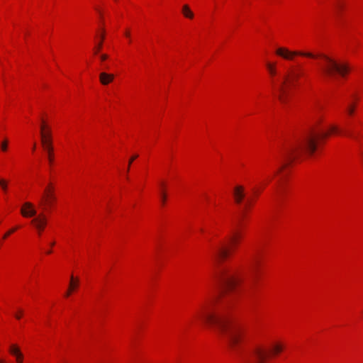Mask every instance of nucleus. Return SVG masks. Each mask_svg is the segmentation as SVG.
Instances as JSON below:
<instances>
[{
	"label": "nucleus",
	"instance_id": "f257e3e1",
	"mask_svg": "<svg viewBox=\"0 0 363 363\" xmlns=\"http://www.w3.org/2000/svg\"><path fill=\"white\" fill-rule=\"evenodd\" d=\"M216 298L215 296L208 297L198 312V317L213 327L229 348L238 354L240 343L245 337V330L233 323L222 308L215 307Z\"/></svg>",
	"mask_w": 363,
	"mask_h": 363
},
{
	"label": "nucleus",
	"instance_id": "f03ea898",
	"mask_svg": "<svg viewBox=\"0 0 363 363\" xmlns=\"http://www.w3.org/2000/svg\"><path fill=\"white\" fill-rule=\"evenodd\" d=\"M328 135V133H319L314 130H311L301 142L287 146L284 150L281 156L286 162H291L305 151L313 154L316 150L318 140L325 138Z\"/></svg>",
	"mask_w": 363,
	"mask_h": 363
},
{
	"label": "nucleus",
	"instance_id": "7ed1b4c3",
	"mask_svg": "<svg viewBox=\"0 0 363 363\" xmlns=\"http://www.w3.org/2000/svg\"><path fill=\"white\" fill-rule=\"evenodd\" d=\"M302 75V70L296 67L289 71L282 78L280 83L277 84L278 99L283 104L286 103L288 97V89L296 87L298 84V79Z\"/></svg>",
	"mask_w": 363,
	"mask_h": 363
},
{
	"label": "nucleus",
	"instance_id": "20e7f679",
	"mask_svg": "<svg viewBox=\"0 0 363 363\" xmlns=\"http://www.w3.org/2000/svg\"><path fill=\"white\" fill-rule=\"evenodd\" d=\"M321 57L323 60L322 70L327 77H334L336 74L344 77L350 70L347 63H340L326 55H321Z\"/></svg>",
	"mask_w": 363,
	"mask_h": 363
},
{
	"label": "nucleus",
	"instance_id": "39448f33",
	"mask_svg": "<svg viewBox=\"0 0 363 363\" xmlns=\"http://www.w3.org/2000/svg\"><path fill=\"white\" fill-rule=\"evenodd\" d=\"M216 279L221 288L220 294L223 295L233 290L240 281V278L235 272L225 269L217 272Z\"/></svg>",
	"mask_w": 363,
	"mask_h": 363
},
{
	"label": "nucleus",
	"instance_id": "423d86ee",
	"mask_svg": "<svg viewBox=\"0 0 363 363\" xmlns=\"http://www.w3.org/2000/svg\"><path fill=\"white\" fill-rule=\"evenodd\" d=\"M270 353L262 346L257 345L246 354L240 355V363H264Z\"/></svg>",
	"mask_w": 363,
	"mask_h": 363
},
{
	"label": "nucleus",
	"instance_id": "0eeeda50",
	"mask_svg": "<svg viewBox=\"0 0 363 363\" xmlns=\"http://www.w3.org/2000/svg\"><path fill=\"white\" fill-rule=\"evenodd\" d=\"M56 199L55 186L50 182L45 187L38 201V206L42 209V212L50 211Z\"/></svg>",
	"mask_w": 363,
	"mask_h": 363
},
{
	"label": "nucleus",
	"instance_id": "6e6552de",
	"mask_svg": "<svg viewBox=\"0 0 363 363\" xmlns=\"http://www.w3.org/2000/svg\"><path fill=\"white\" fill-rule=\"evenodd\" d=\"M276 54L284 59L291 60L296 55H300L303 57H307L311 58H315L316 56L309 52L302 51H290L286 48H279L276 50Z\"/></svg>",
	"mask_w": 363,
	"mask_h": 363
},
{
	"label": "nucleus",
	"instance_id": "1a4fd4ad",
	"mask_svg": "<svg viewBox=\"0 0 363 363\" xmlns=\"http://www.w3.org/2000/svg\"><path fill=\"white\" fill-rule=\"evenodd\" d=\"M41 142L44 150L47 152L48 162L51 164L54 159L52 135L43 134Z\"/></svg>",
	"mask_w": 363,
	"mask_h": 363
},
{
	"label": "nucleus",
	"instance_id": "9d476101",
	"mask_svg": "<svg viewBox=\"0 0 363 363\" xmlns=\"http://www.w3.org/2000/svg\"><path fill=\"white\" fill-rule=\"evenodd\" d=\"M21 215L25 218L33 217L37 216V211L34 205L30 202H26L21 208Z\"/></svg>",
	"mask_w": 363,
	"mask_h": 363
},
{
	"label": "nucleus",
	"instance_id": "9b49d317",
	"mask_svg": "<svg viewBox=\"0 0 363 363\" xmlns=\"http://www.w3.org/2000/svg\"><path fill=\"white\" fill-rule=\"evenodd\" d=\"M47 217L43 212H41L36 216L31 222L33 223L36 229L40 233L43 231L47 225Z\"/></svg>",
	"mask_w": 363,
	"mask_h": 363
},
{
	"label": "nucleus",
	"instance_id": "f8f14e48",
	"mask_svg": "<svg viewBox=\"0 0 363 363\" xmlns=\"http://www.w3.org/2000/svg\"><path fill=\"white\" fill-rule=\"evenodd\" d=\"M240 233L238 232L233 233L228 239L226 245L224 246L223 250H228V248L235 247L239 245L240 240Z\"/></svg>",
	"mask_w": 363,
	"mask_h": 363
},
{
	"label": "nucleus",
	"instance_id": "ddd939ff",
	"mask_svg": "<svg viewBox=\"0 0 363 363\" xmlns=\"http://www.w3.org/2000/svg\"><path fill=\"white\" fill-rule=\"evenodd\" d=\"M79 279L78 277H74L73 274H71L69 288L65 294V296H69L71 294L79 287Z\"/></svg>",
	"mask_w": 363,
	"mask_h": 363
},
{
	"label": "nucleus",
	"instance_id": "4468645a",
	"mask_svg": "<svg viewBox=\"0 0 363 363\" xmlns=\"http://www.w3.org/2000/svg\"><path fill=\"white\" fill-rule=\"evenodd\" d=\"M234 196L236 203H240L245 197L244 188L242 186H238L234 189Z\"/></svg>",
	"mask_w": 363,
	"mask_h": 363
},
{
	"label": "nucleus",
	"instance_id": "2eb2a0df",
	"mask_svg": "<svg viewBox=\"0 0 363 363\" xmlns=\"http://www.w3.org/2000/svg\"><path fill=\"white\" fill-rule=\"evenodd\" d=\"M114 79V75L112 74H108L106 72H101L99 74L100 82L103 85H107L111 83Z\"/></svg>",
	"mask_w": 363,
	"mask_h": 363
},
{
	"label": "nucleus",
	"instance_id": "dca6fc26",
	"mask_svg": "<svg viewBox=\"0 0 363 363\" xmlns=\"http://www.w3.org/2000/svg\"><path fill=\"white\" fill-rule=\"evenodd\" d=\"M228 251H216V253L213 255V259L216 263H220L225 259H227L229 257L228 253Z\"/></svg>",
	"mask_w": 363,
	"mask_h": 363
},
{
	"label": "nucleus",
	"instance_id": "f3484780",
	"mask_svg": "<svg viewBox=\"0 0 363 363\" xmlns=\"http://www.w3.org/2000/svg\"><path fill=\"white\" fill-rule=\"evenodd\" d=\"M182 12L186 18L192 19L194 16V13L192 12V11L190 9L189 5H187V4H184L182 6Z\"/></svg>",
	"mask_w": 363,
	"mask_h": 363
},
{
	"label": "nucleus",
	"instance_id": "a211bd4d",
	"mask_svg": "<svg viewBox=\"0 0 363 363\" xmlns=\"http://www.w3.org/2000/svg\"><path fill=\"white\" fill-rule=\"evenodd\" d=\"M283 350V346L281 344L276 343L271 347V354H277Z\"/></svg>",
	"mask_w": 363,
	"mask_h": 363
},
{
	"label": "nucleus",
	"instance_id": "6ab92c4d",
	"mask_svg": "<svg viewBox=\"0 0 363 363\" xmlns=\"http://www.w3.org/2000/svg\"><path fill=\"white\" fill-rule=\"evenodd\" d=\"M0 187L4 194H7L9 188V181L5 179H0Z\"/></svg>",
	"mask_w": 363,
	"mask_h": 363
},
{
	"label": "nucleus",
	"instance_id": "aec40b11",
	"mask_svg": "<svg viewBox=\"0 0 363 363\" xmlns=\"http://www.w3.org/2000/svg\"><path fill=\"white\" fill-rule=\"evenodd\" d=\"M43 134H45V135H52L51 134V130H50V128L45 124L44 121H42V124L40 125V135H41V138H43Z\"/></svg>",
	"mask_w": 363,
	"mask_h": 363
},
{
	"label": "nucleus",
	"instance_id": "412c9836",
	"mask_svg": "<svg viewBox=\"0 0 363 363\" xmlns=\"http://www.w3.org/2000/svg\"><path fill=\"white\" fill-rule=\"evenodd\" d=\"M266 65H267V68L270 75L272 77L275 76L277 74V69H276L275 65L272 64L270 62H267Z\"/></svg>",
	"mask_w": 363,
	"mask_h": 363
},
{
	"label": "nucleus",
	"instance_id": "4be33fe9",
	"mask_svg": "<svg viewBox=\"0 0 363 363\" xmlns=\"http://www.w3.org/2000/svg\"><path fill=\"white\" fill-rule=\"evenodd\" d=\"M9 352L11 354L14 355L15 357L18 355V354L22 353L20 351V349L16 345H11L9 348Z\"/></svg>",
	"mask_w": 363,
	"mask_h": 363
},
{
	"label": "nucleus",
	"instance_id": "5701e85b",
	"mask_svg": "<svg viewBox=\"0 0 363 363\" xmlns=\"http://www.w3.org/2000/svg\"><path fill=\"white\" fill-rule=\"evenodd\" d=\"M9 141L7 139L4 140L0 145L1 151L6 152L8 150Z\"/></svg>",
	"mask_w": 363,
	"mask_h": 363
},
{
	"label": "nucleus",
	"instance_id": "b1692460",
	"mask_svg": "<svg viewBox=\"0 0 363 363\" xmlns=\"http://www.w3.org/2000/svg\"><path fill=\"white\" fill-rule=\"evenodd\" d=\"M101 41H100V42H98V45H97V46H96V49H95V50H94V53H95V54H97V53H98V52L101 50V47H102V41H103V40H104V34H102V35H101Z\"/></svg>",
	"mask_w": 363,
	"mask_h": 363
},
{
	"label": "nucleus",
	"instance_id": "393cba45",
	"mask_svg": "<svg viewBox=\"0 0 363 363\" xmlns=\"http://www.w3.org/2000/svg\"><path fill=\"white\" fill-rule=\"evenodd\" d=\"M17 363H22L23 360V355L22 353L18 354V355L16 356Z\"/></svg>",
	"mask_w": 363,
	"mask_h": 363
},
{
	"label": "nucleus",
	"instance_id": "a878e982",
	"mask_svg": "<svg viewBox=\"0 0 363 363\" xmlns=\"http://www.w3.org/2000/svg\"><path fill=\"white\" fill-rule=\"evenodd\" d=\"M348 113L350 115H352L354 113V105H350L348 107H347V109Z\"/></svg>",
	"mask_w": 363,
	"mask_h": 363
},
{
	"label": "nucleus",
	"instance_id": "bb28decb",
	"mask_svg": "<svg viewBox=\"0 0 363 363\" xmlns=\"http://www.w3.org/2000/svg\"><path fill=\"white\" fill-rule=\"evenodd\" d=\"M137 157H138V155H135L133 156V157L130 159V160H129V162H128V166L127 172H128V171H129V169H130V166L131 163H133V162L134 161V160H135Z\"/></svg>",
	"mask_w": 363,
	"mask_h": 363
},
{
	"label": "nucleus",
	"instance_id": "cd10ccee",
	"mask_svg": "<svg viewBox=\"0 0 363 363\" xmlns=\"http://www.w3.org/2000/svg\"><path fill=\"white\" fill-rule=\"evenodd\" d=\"M165 201H166V194L163 191H161V201L164 204L165 203Z\"/></svg>",
	"mask_w": 363,
	"mask_h": 363
},
{
	"label": "nucleus",
	"instance_id": "c85d7f7f",
	"mask_svg": "<svg viewBox=\"0 0 363 363\" xmlns=\"http://www.w3.org/2000/svg\"><path fill=\"white\" fill-rule=\"evenodd\" d=\"M22 314H23V311L22 310H19L18 313L15 315V317L17 319H20L21 318Z\"/></svg>",
	"mask_w": 363,
	"mask_h": 363
},
{
	"label": "nucleus",
	"instance_id": "c756f323",
	"mask_svg": "<svg viewBox=\"0 0 363 363\" xmlns=\"http://www.w3.org/2000/svg\"><path fill=\"white\" fill-rule=\"evenodd\" d=\"M107 58H108V55H107L103 54V55H101V60L102 61L106 60Z\"/></svg>",
	"mask_w": 363,
	"mask_h": 363
},
{
	"label": "nucleus",
	"instance_id": "7c9ffc66",
	"mask_svg": "<svg viewBox=\"0 0 363 363\" xmlns=\"http://www.w3.org/2000/svg\"><path fill=\"white\" fill-rule=\"evenodd\" d=\"M18 228V227H15V228H11V230H9V233L12 234L13 233H14L17 229Z\"/></svg>",
	"mask_w": 363,
	"mask_h": 363
},
{
	"label": "nucleus",
	"instance_id": "2f4dec72",
	"mask_svg": "<svg viewBox=\"0 0 363 363\" xmlns=\"http://www.w3.org/2000/svg\"><path fill=\"white\" fill-rule=\"evenodd\" d=\"M125 35L130 40V33L129 30H126L125 32Z\"/></svg>",
	"mask_w": 363,
	"mask_h": 363
},
{
	"label": "nucleus",
	"instance_id": "473e14b6",
	"mask_svg": "<svg viewBox=\"0 0 363 363\" xmlns=\"http://www.w3.org/2000/svg\"><path fill=\"white\" fill-rule=\"evenodd\" d=\"M337 130V128L336 126H332L330 128V131L331 132H336Z\"/></svg>",
	"mask_w": 363,
	"mask_h": 363
},
{
	"label": "nucleus",
	"instance_id": "72a5a7b5",
	"mask_svg": "<svg viewBox=\"0 0 363 363\" xmlns=\"http://www.w3.org/2000/svg\"><path fill=\"white\" fill-rule=\"evenodd\" d=\"M11 235V233H9V232L8 231L3 237V239H6V238H8L9 235Z\"/></svg>",
	"mask_w": 363,
	"mask_h": 363
},
{
	"label": "nucleus",
	"instance_id": "f704fd0d",
	"mask_svg": "<svg viewBox=\"0 0 363 363\" xmlns=\"http://www.w3.org/2000/svg\"><path fill=\"white\" fill-rule=\"evenodd\" d=\"M286 164H283L282 167H280V169H279V172L281 171L284 167H285Z\"/></svg>",
	"mask_w": 363,
	"mask_h": 363
},
{
	"label": "nucleus",
	"instance_id": "c9c22d12",
	"mask_svg": "<svg viewBox=\"0 0 363 363\" xmlns=\"http://www.w3.org/2000/svg\"><path fill=\"white\" fill-rule=\"evenodd\" d=\"M33 150L34 151L35 149V143L33 144V146L32 147Z\"/></svg>",
	"mask_w": 363,
	"mask_h": 363
},
{
	"label": "nucleus",
	"instance_id": "e433bc0d",
	"mask_svg": "<svg viewBox=\"0 0 363 363\" xmlns=\"http://www.w3.org/2000/svg\"><path fill=\"white\" fill-rule=\"evenodd\" d=\"M54 245H55V242H51V243H50V247H53V246H54Z\"/></svg>",
	"mask_w": 363,
	"mask_h": 363
},
{
	"label": "nucleus",
	"instance_id": "4c0bfd02",
	"mask_svg": "<svg viewBox=\"0 0 363 363\" xmlns=\"http://www.w3.org/2000/svg\"><path fill=\"white\" fill-rule=\"evenodd\" d=\"M252 191H253L255 193H256V191H257L256 189H252Z\"/></svg>",
	"mask_w": 363,
	"mask_h": 363
},
{
	"label": "nucleus",
	"instance_id": "58836bf2",
	"mask_svg": "<svg viewBox=\"0 0 363 363\" xmlns=\"http://www.w3.org/2000/svg\"><path fill=\"white\" fill-rule=\"evenodd\" d=\"M0 363H5L4 360H0Z\"/></svg>",
	"mask_w": 363,
	"mask_h": 363
},
{
	"label": "nucleus",
	"instance_id": "ea45409f",
	"mask_svg": "<svg viewBox=\"0 0 363 363\" xmlns=\"http://www.w3.org/2000/svg\"><path fill=\"white\" fill-rule=\"evenodd\" d=\"M201 232H203V230L202 228L200 229Z\"/></svg>",
	"mask_w": 363,
	"mask_h": 363
}]
</instances>
